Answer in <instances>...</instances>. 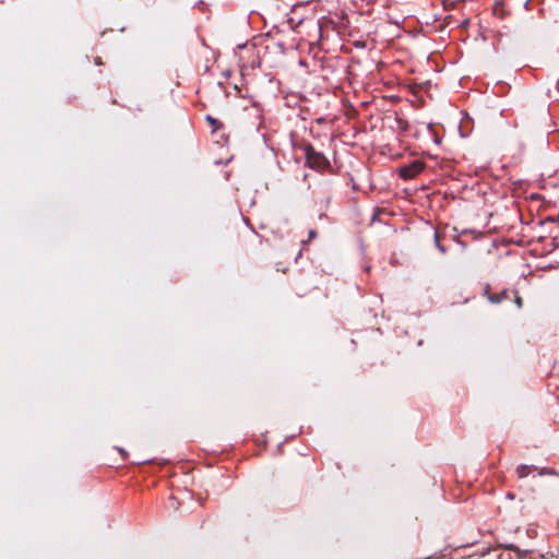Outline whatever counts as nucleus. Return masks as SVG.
<instances>
[{"label": "nucleus", "instance_id": "f257e3e1", "mask_svg": "<svg viewBox=\"0 0 559 559\" xmlns=\"http://www.w3.org/2000/svg\"><path fill=\"white\" fill-rule=\"evenodd\" d=\"M306 164L316 170H323L330 167V162L320 152H317L311 144H305L304 146Z\"/></svg>", "mask_w": 559, "mask_h": 559}, {"label": "nucleus", "instance_id": "f03ea898", "mask_svg": "<svg viewBox=\"0 0 559 559\" xmlns=\"http://www.w3.org/2000/svg\"><path fill=\"white\" fill-rule=\"evenodd\" d=\"M425 168V163L419 159H415L412 163L400 167L399 174L403 179H413L420 174Z\"/></svg>", "mask_w": 559, "mask_h": 559}, {"label": "nucleus", "instance_id": "7ed1b4c3", "mask_svg": "<svg viewBox=\"0 0 559 559\" xmlns=\"http://www.w3.org/2000/svg\"><path fill=\"white\" fill-rule=\"evenodd\" d=\"M383 216H390V213L384 209H374L370 216V224L374 222H384Z\"/></svg>", "mask_w": 559, "mask_h": 559}, {"label": "nucleus", "instance_id": "20e7f679", "mask_svg": "<svg viewBox=\"0 0 559 559\" xmlns=\"http://www.w3.org/2000/svg\"><path fill=\"white\" fill-rule=\"evenodd\" d=\"M206 120L214 128V130H216V129L222 127V123L217 119H215V118H213L211 116H207Z\"/></svg>", "mask_w": 559, "mask_h": 559}, {"label": "nucleus", "instance_id": "39448f33", "mask_svg": "<svg viewBox=\"0 0 559 559\" xmlns=\"http://www.w3.org/2000/svg\"><path fill=\"white\" fill-rule=\"evenodd\" d=\"M316 237H317V231H316V230H313V229H310V230H309L308 239H307V240H302V241H301V245H306L307 242L312 241L313 239H316Z\"/></svg>", "mask_w": 559, "mask_h": 559}, {"label": "nucleus", "instance_id": "423d86ee", "mask_svg": "<svg viewBox=\"0 0 559 559\" xmlns=\"http://www.w3.org/2000/svg\"><path fill=\"white\" fill-rule=\"evenodd\" d=\"M471 235L472 236V240H478V235H476V233L474 231H463V236H468Z\"/></svg>", "mask_w": 559, "mask_h": 559}, {"label": "nucleus", "instance_id": "0eeeda50", "mask_svg": "<svg viewBox=\"0 0 559 559\" xmlns=\"http://www.w3.org/2000/svg\"><path fill=\"white\" fill-rule=\"evenodd\" d=\"M557 219H559V214H558V217H552V216L547 217V221H550V222H555Z\"/></svg>", "mask_w": 559, "mask_h": 559}, {"label": "nucleus", "instance_id": "6e6552de", "mask_svg": "<svg viewBox=\"0 0 559 559\" xmlns=\"http://www.w3.org/2000/svg\"><path fill=\"white\" fill-rule=\"evenodd\" d=\"M554 241H558V242H556L555 245H559V240H558V237H557V236H555V237H554Z\"/></svg>", "mask_w": 559, "mask_h": 559}]
</instances>
